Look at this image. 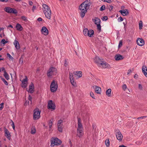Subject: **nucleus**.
<instances>
[{
    "instance_id": "1",
    "label": "nucleus",
    "mask_w": 147,
    "mask_h": 147,
    "mask_svg": "<svg viewBox=\"0 0 147 147\" xmlns=\"http://www.w3.org/2000/svg\"><path fill=\"white\" fill-rule=\"evenodd\" d=\"M42 9L45 17L48 19H51V13L49 7L47 5L43 4H42Z\"/></svg>"
},
{
    "instance_id": "2",
    "label": "nucleus",
    "mask_w": 147,
    "mask_h": 147,
    "mask_svg": "<svg viewBox=\"0 0 147 147\" xmlns=\"http://www.w3.org/2000/svg\"><path fill=\"white\" fill-rule=\"evenodd\" d=\"M62 142L57 138L52 137L51 140V146L53 147L55 145L59 146L61 144Z\"/></svg>"
},
{
    "instance_id": "3",
    "label": "nucleus",
    "mask_w": 147,
    "mask_h": 147,
    "mask_svg": "<svg viewBox=\"0 0 147 147\" xmlns=\"http://www.w3.org/2000/svg\"><path fill=\"white\" fill-rule=\"evenodd\" d=\"M84 5V3H82L79 6V9L80 10V15L82 18L85 16L88 9Z\"/></svg>"
},
{
    "instance_id": "4",
    "label": "nucleus",
    "mask_w": 147,
    "mask_h": 147,
    "mask_svg": "<svg viewBox=\"0 0 147 147\" xmlns=\"http://www.w3.org/2000/svg\"><path fill=\"white\" fill-rule=\"evenodd\" d=\"M58 87V85L57 83H56L55 80H53L51 82L50 88V90L52 92H56L57 90Z\"/></svg>"
},
{
    "instance_id": "5",
    "label": "nucleus",
    "mask_w": 147,
    "mask_h": 147,
    "mask_svg": "<svg viewBox=\"0 0 147 147\" xmlns=\"http://www.w3.org/2000/svg\"><path fill=\"white\" fill-rule=\"evenodd\" d=\"M40 111L38 109H36L34 110L33 119L36 120L38 119L40 117Z\"/></svg>"
},
{
    "instance_id": "6",
    "label": "nucleus",
    "mask_w": 147,
    "mask_h": 147,
    "mask_svg": "<svg viewBox=\"0 0 147 147\" xmlns=\"http://www.w3.org/2000/svg\"><path fill=\"white\" fill-rule=\"evenodd\" d=\"M94 31L92 30H89L87 28H85L83 30V34L85 36H88L89 37H91L94 34Z\"/></svg>"
},
{
    "instance_id": "7",
    "label": "nucleus",
    "mask_w": 147,
    "mask_h": 147,
    "mask_svg": "<svg viewBox=\"0 0 147 147\" xmlns=\"http://www.w3.org/2000/svg\"><path fill=\"white\" fill-rule=\"evenodd\" d=\"M4 10L6 12L9 13L16 14L18 12L17 10L14 8L9 7H6L4 8Z\"/></svg>"
},
{
    "instance_id": "8",
    "label": "nucleus",
    "mask_w": 147,
    "mask_h": 147,
    "mask_svg": "<svg viewBox=\"0 0 147 147\" xmlns=\"http://www.w3.org/2000/svg\"><path fill=\"white\" fill-rule=\"evenodd\" d=\"M54 73H56V69L54 67H51L47 72V76L49 77L52 76Z\"/></svg>"
},
{
    "instance_id": "9",
    "label": "nucleus",
    "mask_w": 147,
    "mask_h": 147,
    "mask_svg": "<svg viewBox=\"0 0 147 147\" xmlns=\"http://www.w3.org/2000/svg\"><path fill=\"white\" fill-rule=\"evenodd\" d=\"M63 120L61 119L58 121L57 125L58 127V131L60 132H62L63 131Z\"/></svg>"
},
{
    "instance_id": "10",
    "label": "nucleus",
    "mask_w": 147,
    "mask_h": 147,
    "mask_svg": "<svg viewBox=\"0 0 147 147\" xmlns=\"http://www.w3.org/2000/svg\"><path fill=\"white\" fill-rule=\"evenodd\" d=\"M48 108L49 109H52L53 110H55L56 108V106L55 104L53 102L52 100H50L48 102Z\"/></svg>"
},
{
    "instance_id": "11",
    "label": "nucleus",
    "mask_w": 147,
    "mask_h": 147,
    "mask_svg": "<svg viewBox=\"0 0 147 147\" xmlns=\"http://www.w3.org/2000/svg\"><path fill=\"white\" fill-rule=\"evenodd\" d=\"M115 132L117 139L119 140H122L123 138V136L119 130H115Z\"/></svg>"
},
{
    "instance_id": "12",
    "label": "nucleus",
    "mask_w": 147,
    "mask_h": 147,
    "mask_svg": "<svg viewBox=\"0 0 147 147\" xmlns=\"http://www.w3.org/2000/svg\"><path fill=\"white\" fill-rule=\"evenodd\" d=\"M95 62L98 65H100L102 64L103 61L99 57H96L94 59Z\"/></svg>"
},
{
    "instance_id": "13",
    "label": "nucleus",
    "mask_w": 147,
    "mask_h": 147,
    "mask_svg": "<svg viewBox=\"0 0 147 147\" xmlns=\"http://www.w3.org/2000/svg\"><path fill=\"white\" fill-rule=\"evenodd\" d=\"M82 3H84V5L88 9H89L90 7L91 4V2L90 0H86Z\"/></svg>"
},
{
    "instance_id": "14",
    "label": "nucleus",
    "mask_w": 147,
    "mask_h": 147,
    "mask_svg": "<svg viewBox=\"0 0 147 147\" xmlns=\"http://www.w3.org/2000/svg\"><path fill=\"white\" fill-rule=\"evenodd\" d=\"M136 42L137 45L139 46H142L144 44V41L142 38H138Z\"/></svg>"
},
{
    "instance_id": "15",
    "label": "nucleus",
    "mask_w": 147,
    "mask_h": 147,
    "mask_svg": "<svg viewBox=\"0 0 147 147\" xmlns=\"http://www.w3.org/2000/svg\"><path fill=\"white\" fill-rule=\"evenodd\" d=\"M41 32L42 34L46 36L49 33L48 30L45 26H43L42 27Z\"/></svg>"
},
{
    "instance_id": "16",
    "label": "nucleus",
    "mask_w": 147,
    "mask_h": 147,
    "mask_svg": "<svg viewBox=\"0 0 147 147\" xmlns=\"http://www.w3.org/2000/svg\"><path fill=\"white\" fill-rule=\"evenodd\" d=\"M78 120V127L77 129H83V127L81 123V119L80 118H77Z\"/></svg>"
},
{
    "instance_id": "17",
    "label": "nucleus",
    "mask_w": 147,
    "mask_h": 147,
    "mask_svg": "<svg viewBox=\"0 0 147 147\" xmlns=\"http://www.w3.org/2000/svg\"><path fill=\"white\" fill-rule=\"evenodd\" d=\"M34 86L33 83L32 82H31L30 85L29 86V89L28 91L29 92H30V93H33L34 90Z\"/></svg>"
},
{
    "instance_id": "18",
    "label": "nucleus",
    "mask_w": 147,
    "mask_h": 147,
    "mask_svg": "<svg viewBox=\"0 0 147 147\" xmlns=\"http://www.w3.org/2000/svg\"><path fill=\"white\" fill-rule=\"evenodd\" d=\"M119 11L123 16H124L128 15L129 13L128 10L127 9L120 10Z\"/></svg>"
},
{
    "instance_id": "19",
    "label": "nucleus",
    "mask_w": 147,
    "mask_h": 147,
    "mask_svg": "<svg viewBox=\"0 0 147 147\" xmlns=\"http://www.w3.org/2000/svg\"><path fill=\"white\" fill-rule=\"evenodd\" d=\"M83 134V129H77V136L79 138H81Z\"/></svg>"
},
{
    "instance_id": "20",
    "label": "nucleus",
    "mask_w": 147,
    "mask_h": 147,
    "mask_svg": "<svg viewBox=\"0 0 147 147\" xmlns=\"http://www.w3.org/2000/svg\"><path fill=\"white\" fill-rule=\"evenodd\" d=\"M114 58L116 60L119 61L123 59V57L120 54H117L115 56Z\"/></svg>"
},
{
    "instance_id": "21",
    "label": "nucleus",
    "mask_w": 147,
    "mask_h": 147,
    "mask_svg": "<svg viewBox=\"0 0 147 147\" xmlns=\"http://www.w3.org/2000/svg\"><path fill=\"white\" fill-rule=\"evenodd\" d=\"M13 44L15 46V47L18 50L20 49V45L18 42L17 40H15L14 42H13Z\"/></svg>"
},
{
    "instance_id": "22",
    "label": "nucleus",
    "mask_w": 147,
    "mask_h": 147,
    "mask_svg": "<svg viewBox=\"0 0 147 147\" xmlns=\"http://www.w3.org/2000/svg\"><path fill=\"white\" fill-rule=\"evenodd\" d=\"M4 131L5 133V136L7 138L9 139V138H10L11 136L10 133L8 129H7L5 127L4 128Z\"/></svg>"
},
{
    "instance_id": "23",
    "label": "nucleus",
    "mask_w": 147,
    "mask_h": 147,
    "mask_svg": "<svg viewBox=\"0 0 147 147\" xmlns=\"http://www.w3.org/2000/svg\"><path fill=\"white\" fill-rule=\"evenodd\" d=\"M95 91L97 94H100L101 92V88L99 86H95Z\"/></svg>"
},
{
    "instance_id": "24",
    "label": "nucleus",
    "mask_w": 147,
    "mask_h": 147,
    "mask_svg": "<svg viewBox=\"0 0 147 147\" xmlns=\"http://www.w3.org/2000/svg\"><path fill=\"white\" fill-rule=\"evenodd\" d=\"M142 71L144 75L146 77H147V67L145 66L144 68V66H143L142 67Z\"/></svg>"
},
{
    "instance_id": "25",
    "label": "nucleus",
    "mask_w": 147,
    "mask_h": 147,
    "mask_svg": "<svg viewBox=\"0 0 147 147\" xmlns=\"http://www.w3.org/2000/svg\"><path fill=\"white\" fill-rule=\"evenodd\" d=\"M16 27L17 30L20 31L22 30L23 29L22 26L18 23L16 25Z\"/></svg>"
},
{
    "instance_id": "26",
    "label": "nucleus",
    "mask_w": 147,
    "mask_h": 147,
    "mask_svg": "<svg viewBox=\"0 0 147 147\" xmlns=\"http://www.w3.org/2000/svg\"><path fill=\"white\" fill-rule=\"evenodd\" d=\"M76 75H77L79 78L81 77L82 76V72L81 71H76L74 72Z\"/></svg>"
},
{
    "instance_id": "27",
    "label": "nucleus",
    "mask_w": 147,
    "mask_h": 147,
    "mask_svg": "<svg viewBox=\"0 0 147 147\" xmlns=\"http://www.w3.org/2000/svg\"><path fill=\"white\" fill-rule=\"evenodd\" d=\"M100 20L99 18L98 17H96L94 19V22L96 24H100Z\"/></svg>"
},
{
    "instance_id": "28",
    "label": "nucleus",
    "mask_w": 147,
    "mask_h": 147,
    "mask_svg": "<svg viewBox=\"0 0 147 147\" xmlns=\"http://www.w3.org/2000/svg\"><path fill=\"white\" fill-rule=\"evenodd\" d=\"M36 132V130L34 126H32L31 129V133L32 134H34Z\"/></svg>"
},
{
    "instance_id": "29",
    "label": "nucleus",
    "mask_w": 147,
    "mask_h": 147,
    "mask_svg": "<svg viewBox=\"0 0 147 147\" xmlns=\"http://www.w3.org/2000/svg\"><path fill=\"white\" fill-rule=\"evenodd\" d=\"M111 89H109L106 91V94L108 96H111Z\"/></svg>"
},
{
    "instance_id": "30",
    "label": "nucleus",
    "mask_w": 147,
    "mask_h": 147,
    "mask_svg": "<svg viewBox=\"0 0 147 147\" xmlns=\"http://www.w3.org/2000/svg\"><path fill=\"white\" fill-rule=\"evenodd\" d=\"M4 76L7 80H8L9 79V75L5 71H4Z\"/></svg>"
},
{
    "instance_id": "31",
    "label": "nucleus",
    "mask_w": 147,
    "mask_h": 147,
    "mask_svg": "<svg viewBox=\"0 0 147 147\" xmlns=\"http://www.w3.org/2000/svg\"><path fill=\"white\" fill-rule=\"evenodd\" d=\"M108 63L103 61L102 63V64H101V65H102L103 67L105 68L108 67Z\"/></svg>"
},
{
    "instance_id": "32",
    "label": "nucleus",
    "mask_w": 147,
    "mask_h": 147,
    "mask_svg": "<svg viewBox=\"0 0 147 147\" xmlns=\"http://www.w3.org/2000/svg\"><path fill=\"white\" fill-rule=\"evenodd\" d=\"M70 80L72 85L76 87V82H74V79H71Z\"/></svg>"
},
{
    "instance_id": "33",
    "label": "nucleus",
    "mask_w": 147,
    "mask_h": 147,
    "mask_svg": "<svg viewBox=\"0 0 147 147\" xmlns=\"http://www.w3.org/2000/svg\"><path fill=\"white\" fill-rule=\"evenodd\" d=\"M105 144L107 147H109L110 146V142L109 139H107L105 141Z\"/></svg>"
},
{
    "instance_id": "34",
    "label": "nucleus",
    "mask_w": 147,
    "mask_h": 147,
    "mask_svg": "<svg viewBox=\"0 0 147 147\" xmlns=\"http://www.w3.org/2000/svg\"><path fill=\"white\" fill-rule=\"evenodd\" d=\"M97 25V29L98 30L99 32L101 31V26L100 24H96Z\"/></svg>"
},
{
    "instance_id": "35",
    "label": "nucleus",
    "mask_w": 147,
    "mask_h": 147,
    "mask_svg": "<svg viewBox=\"0 0 147 147\" xmlns=\"http://www.w3.org/2000/svg\"><path fill=\"white\" fill-rule=\"evenodd\" d=\"M1 80L4 82V84L7 85V86L8 85V83L5 80V79L3 78H1Z\"/></svg>"
},
{
    "instance_id": "36",
    "label": "nucleus",
    "mask_w": 147,
    "mask_h": 147,
    "mask_svg": "<svg viewBox=\"0 0 147 147\" xmlns=\"http://www.w3.org/2000/svg\"><path fill=\"white\" fill-rule=\"evenodd\" d=\"M8 42V41H6L4 39H2L1 41V44H2L3 45L7 43Z\"/></svg>"
},
{
    "instance_id": "37",
    "label": "nucleus",
    "mask_w": 147,
    "mask_h": 147,
    "mask_svg": "<svg viewBox=\"0 0 147 147\" xmlns=\"http://www.w3.org/2000/svg\"><path fill=\"white\" fill-rule=\"evenodd\" d=\"M139 27L140 29H141L143 26V23L142 21H140L139 23Z\"/></svg>"
},
{
    "instance_id": "38",
    "label": "nucleus",
    "mask_w": 147,
    "mask_h": 147,
    "mask_svg": "<svg viewBox=\"0 0 147 147\" xmlns=\"http://www.w3.org/2000/svg\"><path fill=\"white\" fill-rule=\"evenodd\" d=\"M27 86V84L26 82L22 83V84L21 85V86L22 87H24V88H26V87Z\"/></svg>"
},
{
    "instance_id": "39",
    "label": "nucleus",
    "mask_w": 147,
    "mask_h": 147,
    "mask_svg": "<svg viewBox=\"0 0 147 147\" xmlns=\"http://www.w3.org/2000/svg\"><path fill=\"white\" fill-rule=\"evenodd\" d=\"M7 57H9V60H13V58L9 53H7Z\"/></svg>"
},
{
    "instance_id": "40",
    "label": "nucleus",
    "mask_w": 147,
    "mask_h": 147,
    "mask_svg": "<svg viewBox=\"0 0 147 147\" xmlns=\"http://www.w3.org/2000/svg\"><path fill=\"white\" fill-rule=\"evenodd\" d=\"M105 5H102L100 8V11H103L105 10Z\"/></svg>"
},
{
    "instance_id": "41",
    "label": "nucleus",
    "mask_w": 147,
    "mask_h": 147,
    "mask_svg": "<svg viewBox=\"0 0 147 147\" xmlns=\"http://www.w3.org/2000/svg\"><path fill=\"white\" fill-rule=\"evenodd\" d=\"M101 19L103 21H106L108 19V17L107 16H105L102 17L101 18Z\"/></svg>"
},
{
    "instance_id": "42",
    "label": "nucleus",
    "mask_w": 147,
    "mask_h": 147,
    "mask_svg": "<svg viewBox=\"0 0 147 147\" xmlns=\"http://www.w3.org/2000/svg\"><path fill=\"white\" fill-rule=\"evenodd\" d=\"M127 88V86L125 84H123L122 86V88L124 91H125V90Z\"/></svg>"
},
{
    "instance_id": "43",
    "label": "nucleus",
    "mask_w": 147,
    "mask_h": 147,
    "mask_svg": "<svg viewBox=\"0 0 147 147\" xmlns=\"http://www.w3.org/2000/svg\"><path fill=\"white\" fill-rule=\"evenodd\" d=\"M108 9L110 11H111L113 8V5H109L108 6Z\"/></svg>"
},
{
    "instance_id": "44",
    "label": "nucleus",
    "mask_w": 147,
    "mask_h": 147,
    "mask_svg": "<svg viewBox=\"0 0 147 147\" xmlns=\"http://www.w3.org/2000/svg\"><path fill=\"white\" fill-rule=\"evenodd\" d=\"M147 117V116H143L140 117H138L137 118V119H143Z\"/></svg>"
},
{
    "instance_id": "45",
    "label": "nucleus",
    "mask_w": 147,
    "mask_h": 147,
    "mask_svg": "<svg viewBox=\"0 0 147 147\" xmlns=\"http://www.w3.org/2000/svg\"><path fill=\"white\" fill-rule=\"evenodd\" d=\"M90 96L94 99H95V98L94 96V94L92 92H91L90 93Z\"/></svg>"
},
{
    "instance_id": "46",
    "label": "nucleus",
    "mask_w": 147,
    "mask_h": 147,
    "mask_svg": "<svg viewBox=\"0 0 147 147\" xmlns=\"http://www.w3.org/2000/svg\"><path fill=\"white\" fill-rule=\"evenodd\" d=\"M69 78H70V80L71 79H74V78L73 77V74L72 73H70L69 75Z\"/></svg>"
},
{
    "instance_id": "47",
    "label": "nucleus",
    "mask_w": 147,
    "mask_h": 147,
    "mask_svg": "<svg viewBox=\"0 0 147 147\" xmlns=\"http://www.w3.org/2000/svg\"><path fill=\"white\" fill-rule=\"evenodd\" d=\"M4 107L3 103H2L0 104V110H2Z\"/></svg>"
},
{
    "instance_id": "48",
    "label": "nucleus",
    "mask_w": 147,
    "mask_h": 147,
    "mask_svg": "<svg viewBox=\"0 0 147 147\" xmlns=\"http://www.w3.org/2000/svg\"><path fill=\"white\" fill-rule=\"evenodd\" d=\"M123 18L121 17L120 16L119 18H118V21L119 22H121L123 21Z\"/></svg>"
},
{
    "instance_id": "49",
    "label": "nucleus",
    "mask_w": 147,
    "mask_h": 147,
    "mask_svg": "<svg viewBox=\"0 0 147 147\" xmlns=\"http://www.w3.org/2000/svg\"><path fill=\"white\" fill-rule=\"evenodd\" d=\"M21 18L22 20L24 21H26L27 20L26 18L24 16H22L21 17Z\"/></svg>"
},
{
    "instance_id": "50",
    "label": "nucleus",
    "mask_w": 147,
    "mask_h": 147,
    "mask_svg": "<svg viewBox=\"0 0 147 147\" xmlns=\"http://www.w3.org/2000/svg\"><path fill=\"white\" fill-rule=\"evenodd\" d=\"M122 45V42L121 41H120L119 42V43L118 47L119 48H120L121 47Z\"/></svg>"
},
{
    "instance_id": "51",
    "label": "nucleus",
    "mask_w": 147,
    "mask_h": 147,
    "mask_svg": "<svg viewBox=\"0 0 147 147\" xmlns=\"http://www.w3.org/2000/svg\"><path fill=\"white\" fill-rule=\"evenodd\" d=\"M36 9V7L35 5H33L32 8V10L33 12H34L35 10Z\"/></svg>"
},
{
    "instance_id": "52",
    "label": "nucleus",
    "mask_w": 147,
    "mask_h": 147,
    "mask_svg": "<svg viewBox=\"0 0 147 147\" xmlns=\"http://www.w3.org/2000/svg\"><path fill=\"white\" fill-rule=\"evenodd\" d=\"M68 62L67 60L65 59V63H64V65L65 66H66L67 65Z\"/></svg>"
},
{
    "instance_id": "53",
    "label": "nucleus",
    "mask_w": 147,
    "mask_h": 147,
    "mask_svg": "<svg viewBox=\"0 0 147 147\" xmlns=\"http://www.w3.org/2000/svg\"><path fill=\"white\" fill-rule=\"evenodd\" d=\"M139 89L140 90H142V85L141 84H139L138 85Z\"/></svg>"
},
{
    "instance_id": "54",
    "label": "nucleus",
    "mask_w": 147,
    "mask_h": 147,
    "mask_svg": "<svg viewBox=\"0 0 147 147\" xmlns=\"http://www.w3.org/2000/svg\"><path fill=\"white\" fill-rule=\"evenodd\" d=\"M53 124V122L51 120V119L50 120H49V125H52Z\"/></svg>"
},
{
    "instance_id": "55",
    "label": "nucleus",
    "mask_w": 147,
    "mask_h": 147,
    "mask_svg": "<svg viewBox=\"0 0 147 147\" xmlns=\"http://www.w3.org/2000/svg\"><path fill=\"white\" fill-rule=\"evenodd\" d=\"M104 2H107L109 3H111L112 2L111 0H104Z\"/></svg>"
},
{
    "instance_id": "56",
    "label": "nucleus",
    "mask_w": 147,
    "mask_h": 147,
    "mask_svg": "<svg viewBox=\"0 0 147 147\" xmlns=\"http://www.w3.org/2000/svg\"><path fill=\"white\" fill-rule=\"evenodd\" d=\"M29 100L31 101V102L32 100V97L30 95L28 97Z\"/></svg>"
},
{
    "instance_id": "57",
    "label": "nucleus",
    "mask_w": 147,
    "mask_h": 147,
    "mask_svg": "<svg viewBox=\"0 0 147 147\" xmlns=\"http://www.w3.org/2000/svg\"><path fill=\"white\" fill-rule=\"evenodd\" d=\"M27 78L25 79H24L22 81V83H23L24 82H26L27 81Z\"/></svg>"
},
{
    "instance_id": "58",
    "label": "nucleus",
    "mask_w": 147,
    "mask_h": 147,
    "mask_svg": "<svg viewBox=\"0 0 147 147\" xmlns=\"http://www.w3.org/2000/svg\"><path fill=\"white\" fill-rule=\"evenodd\" d=\"M22 5L24 6H25V7H26L27 5V4L26 3L23 2L22 3Z\"/></svg>"
},
{
    "instance_id": "59",
    "label": "nucleus",
    "mask_w": 147,
    "mask_h": 147,
    "mask_svg": "<svg viewBox=\"0 0 147 147\" xmlns=\"http://www.w3.org/2000/svg\"><path fill=\"white\" fill-rule=\"evenodd\" d=\"M42 20V19L41 18H39L37 19V20L39 22L41 21Z\"/></svg>"
},
{
    "instance_id": "60",
    "label": "nucleus",
    "mask_w": 147,
    "mask_h": 147,
    "mask_svg": "<svg viewBox=\"0 0 147 147\" xmlns=\"http://www.w3.org/2000/svg\"><path fill=\"white\" fill-rule=\"evenodd\" d=\"M138 75L136 74L135 75H134V78L135 79H137V78H138Z\"/></svg>"
},
{
    "instance_id": "61",
    "label": "nucleus",
    "mask_w": 147,
    "mask_h": 147,
    "mask_svg": "<svg viewBox=\"0 0 147 147\" xmlns=\"http://www.w3.org/2000/svg\"><path fill=\"white\" fill-rule=\"evenodd\" d=\"M131 69H129L128 71L127 74L128 75L131 72Z\"/></svg>"
},
{
    "instance_id": "62",
    "label": "nucleus",
    "mask_w": 147,
    "mask_h": 147,
    "mask_svg": "<svg viewBox=\"0 0 147 147\" xmlns=\"http://www.w3.org/2000/svg\"><path fill=\"white\" fill-rule=\"evenodd\" d=\"M135 144L137 145H139L141 144V142L139 141H137L136 142Z\"/></svg>"
},
{
    "instance_id": "63",
    "label": "nucleus",
    "mask_w": 147,
    "mask_h": 147,
    "mask_svg": "<svg viewBox=\"0 0 147 147\" xmlns=\"http://www.w3.org/2000/svg\"><path fill=\"white\" fill-rule=\"evenodd\" d=\"M11 121L12 122L11 126H15L14 123L12 120H11Z\"/></svg>"
},
{
    "instance_id": "64",
    "label": "nucleus",
    "mask_w": 147,
    "mask_h": 147,
    "mask_svg": "<svg viewBox=\"0 0 147 147\" xmlns=\"http://www.w3.org/2000/svg\"><path fill=\"white\" fill-rule=\"evenodd\" d=\"M119 147H126V146L123 144H122L120 145Z\"/></svg>"
}]
</instances>
